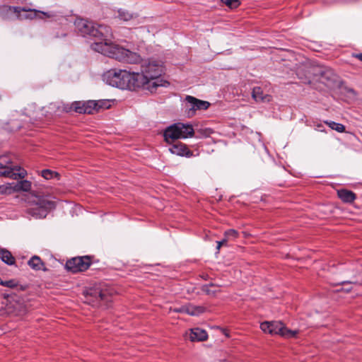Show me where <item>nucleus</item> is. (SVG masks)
I'll return each instance as SVG.
<instances>
[{
  "mask_svg": "<svg viewBox=\"0 0 362 362\" xmlns=\"http://www.w3.org/2000/svg\"><path fill=\"white\" fill-rule=\"evenodd\" d=\"M91 47L95 51L118 61L129 64H137L141 61L138 54L112 43L99 42L93 44Z\"/></svg>",
  "mask_w": 362,
  "mask_h": 362,
  "instance_id": "obj_1",
  "label": "nucleus"
},
{
  "mask_svg": "<svg viewBox=\"0 0 362 362\" xmlns=\"http://www.w3.org/2000/svg\"><path fill=\"white\" fill-rule=\"evenodd\" d=\"M74 25L81 35L101 40L103 42H107V37L112 36V30L110 26L98 25L86 19L76 18Z\"/></svg>",
  "mask_w": 362,
  "mask_h": 362,
  "instance_id": "obj_2",
  "label": "nucleus"
},
{
  "mask_svg": "<svg viewBox=\"0 0 362 362\" xmlns=\"http://www.w3.org/2000/svg\"><path fill=\"white\" fill-rule=\"evenodd\" d=\"M194 134L192 125L179 122L168 127L164 131L163 136L165 141L170 143L178 139L192 137Z\"/></svg>",
  "mask_w": 362,
  "mask_h": 362,
  "instance_id": "obj_3",
  "label": "nucleus"
},
{
  "mask_svg": "<svg viewBox=\"0 0 362 362\" xmlns=\"http://www.w3.org/2000/svg\"><path fill=\"white\" fill-rule=\"evenodd\" d=\"M107 82L112 86L129 90L131 71L126 69H113L105 74Z\"/></svg>",
  "mask_w": 362,
  "mask_h": 362,
  "instance_id": "obj_4",
  "label": "nucleus"
},
{
  "mask_svg": "<svg viewBox=\"0 0 362 362\" xmlns=\"http://www.w3.org/2000/svg\"><path fill=\"white\" fill-rule=\"evenodd\" d=\"M113 289L111 288H91L86 296V301L93 305H100L102 303H107L112 301Z\"/></svg>",
  "mask_w": 362,
  "mask_h": 362,
  "instance_id": "obj_5",
  "label": "nucleus"
},
{
  "mask_svg": "<svg viewBox=\"0 0 362 362\" xmlns=\"http://www.w3.org/2000/svg\"><path fill=\"white\" fill-rule=\"evenodd\" d=\"M261 329L269 334H279L286 338L295 337L298 331L287 329L280 321H265L260 325Z\"/></svg>",
  "mask_w": 362,
  "mask_h": 362,
  "instance_id": "obj_6",
  "label": "nucleus"
},
{
  "mask_svg": "<svg viewBox=\"0 0 362 362\" xmlns=\"http://www.w3.org/2000/svg\"><path fill=\"white\" fill-rule=\"evenodd\" d=\"M26 171L20 167L13 166L11 159L7 156H0V175L15 180L24 178Z\"/></svg>",
  "mask_w": 362,
  "mask_h": 362,
  "instance_id": "obj_7",
  "label": "nucleus"
},
{
  "mask_svg": "<svg viewBox=\"0 0 362 362\" xmlns=\"http://www.w3.org/2000/svg\"><path fill=\"white\" fill-rule=\"evenodd\" d=\"M163 71L162 65L156 61H144L141 64V71L152 84V88L160 86L158 79Z\"/></svg>",
  "mask_w": 362,
  "mask_h": 362,
  "instance_id": "obj_8",
  "label": "nucleus"
},
{
  "mask_svg": "<svg viewBox=\"0 0 362 362\" xmlns=\"http://www.w3.org/2000/svg\"><path fill=\"white\" fill-rule=\"evenodd\" d=\"M105 104L106 102L103 100L74 101V112L78 114L92 115L105 108Z\"/></svg>",
  "mask_w": 362,
  "mask_h": 362,
  "instance_id": "obj_9",
  "label": "nucleus"
},
{
  "mask_svg": "<svg viewBox=\"0 0 362 362\" xmlns=\"http://www.w3.org/2000/svg\"><path fill=\"white\" fill-rule=\"evenodd\" d=\"M93 258V257L90 255L72 257L66 261L65 267L74 274L85 272L91 265Z\"/></svg>",
  "mask_w": 362,
  "mask_h": 362,
  "instance_id": "obj_10",
  "label": "nucleus"
},
{
  "mask_svg": "<svg viewBox=\"0 0 362 362\" xmlns=\"http://www.w3.org/2000/svg\"><path fill=\"white\" fill-rule=\"evenodd\" d=\"M314 79L317 78L323 83L327 86L332 85L336 81L337 75L334 71L327 66H315L313 70Z\"/></svg>",
  "mask_w": 362,
  "mask_h": 362,
  "instance_id": "obj_11",
  "label": "nucleus"
},
{
  "mask_svg": "<svg viewBox=\"0 0 362 362\" xmlns=\"http://www.w3.org/2000/svg\"><path fill=\"white\" fill-rule=\"evenodd\" d=\"M185 100L189 104L187 109L188 117H193L197 110H205L210 106L208 101L202 100L191 95H187Z\"/></svg>",
  "mask_w": 362,
  "mask_h": 362,
  "instance_id": "obj_12",
  "label": "nucleus"
},
{
  "mask_svg": "<svg viewBox=\"0 0 362 362\" xmlns=\"http://www.w3.org/2000/svg\"><path fill=\"white\" fill-rule=\"evenodd\" d=\"M129 90H135L140 88H144L146 89H151L152 88V84L147 79L146 76L141 72H134L131 71V78H130V84H129Z\"/></svg>",
  "mask_w": 362,
  "mask_h": 362,
  "instance_id": "obj_13",
  "label": "nucleus"
},
{
  "mask_svg": "<svg viewBox=\"0 0 362 362\" xmlns=\"http://www.w3.org/2000/svg\"><path fill=\"white\" fill-rule=\"evenodd\" d=\"M26 11L25 8L18 6H11L8 5L0 6V16L3 20H10L13 15H16L17 18H20L21 11Z\"/></svg>",
  "mask_w": 362,
  "mask_h": 362,
  "instance_id": "obj_14",
  "label": "nucleus"
},
{
  "mask_svg": "<svg viewBox=\"0 0 362 362\" xmlns=\"http://www.w3.org/2000/svg\"><path fill=\"white\" fill-rule=\"evenodd\" d=\"M315 66L302 65L296 70V74L299 79L304 83H310L311 80L314 79L313 70Z\"/></svg>",
  "mask_w": 362,
  "mask_h": 362,
  "instance_id": "obj_15",
  "label": "nucleus"
},
{
  "mask_svg": "<svg viewBox=\"0 0 362 362\" xmlns=\"http://www.w3.org/2000/svg\"><path fill=\"white\" fill-rule=\"evenodd\" d=\"M169 151L173 153L180 156L189 158L193 156V152L187 146L180 141H177L169 148Z\"/></svg>",
  "mask_w": 362,
  "mask_h": 362,
  "instance_id": "obj_16",
  "label": "nucleus"
},
{
  "mask_svg": "<svg viewBox=\"0 0 362 362\" xmlns=\"http://www.w3.org/2000/svg\"><path fill=\"white\" fill-rule=\"evenodd\" d=\"M337 194L338 197L344 202V203H353L356 199V194L349 189H340L337 191Z\"/></svg>",
  "mask_w": 362,
  "mask_h": 362,
  "instance_id": "obj_17",
  "label": "nucleus"
},
{
  "mask_svg": "<svg viewBox=\"0 0 362 362\" xmlns=\"http://www.w3.org/2000/svg\"><path fill=\"white\" fill-rule=\"evenodd\" d=\"M189 338L192 341H202L207 339L208 334L205 330L196 327L191 329Z\"/></svg>",
  "mask_w": 362,
  "mask_h": 362,
  "instance_id": "obj_18",
  "label": "nucleus"
},
{
  "mask_svg": "<svg viewBox=\"0 0 362 362\" xmlns=\"http://www.w3.org/2000/svg\"><path fill=\"white\" fill-rule=\"evenodd\" d=\"M117 18L120 21H130L134 20L138 17L137 13H132L129 11L124 8H119L117 11Z\"/></svg>",
  "mask_w": 362,
  "mask_h": 362,
  "instance_id": "obj_19",
  "label": "nucleus"
},
{
  "mask_svg": "<svg viewBox=\"0 0 362 362\" xmlns=\"http://www.w3.org/2000/svg\"><path fill=\"white\" fill-rule=\"evenodd\" d=\"M252 98L257 102H269L271 96L269 95H264L263 90L260 87H255L252 93Z\"/></svg>",
  "mask_w": 362,
  "mask_h": 362,
  "instance_id": "obj_20",
  "label": "nucleus"
},
{
  "mask_svg": "<svg viewBox=\"0 0 362 362\" xmlns=\"http://www.w3.org/2000/svg\"><path fill=\"white\" fill-rule=\"evenodd\" d=\"M0 259L8 265H13L16 262L15 257L6 249H0Z\"/></svg>",
  "mask_w": 362,
  "mask_h": 362,
  "instance_id": "obj_21",
  "label": "nucleus"
},
{
  "mask_svg": "<svg viewBox=\"0 0 362 362\" xmlns=\"http://www.w3.org/2000/svg\"><path fill=\"white\" fill-rule=\"evenodd\" d=\"M34 204L38 206L40 209H45L47 213L49 210L55 207L54 202L47 200L44 198H39Z\"/></svg>",
  "mask_w": 362,
  "mask_h": 362,
  "instance_id": "obj_22",
  "label": "nucleus"
},
{
  "mask_svg": "<svg viewBox=\"0 0 362 362\" xmlns=\"http://www.w3.org/2000/svg\"><path fill=\"white\" fill-rule=\"evenodd\" d=\"M28 213L35 218H45L47 214V212H46L45 209H40L35 204H33L32 207L28 209Z\"/></svg>",
  "mask_w": 362,
  "mask_h": 362,
  "instance_id": "obj_23",
  "label": "nucleus"
},
{
  "mask_svg": "<svg viewBox=\"0 0 362 362\" xmlns=\"http://www.w3.org/2000/svg\"><path fill=\"white\" fill-rule=\"evenodd\" d=\"M219 286L215 284H205L202 286V291L208 296H215L217 293L220 292Z\"/></svg>",
  "mask_w": 362,
  "mask_h": 362,
  "instance_id": "obj_24",
  "label": "nucleus"
},
{
  "mask_svg": "<svg viewBox=\"0 0 362 362\" xmlns=\"http://www.w3.org/2000/svg\"><path fill=\"white\" fill-rule=\"evenodd\" d=\"M28 264L33 269L36 271L42 269L44 266V262L40 257L36 255L32 257Z\"/></svg>",
  "mask_w": 362,
  "mask_h": 362,
  "instance_id": "obj_25",
  "label": "nucleus"
},
{
  "mask_svg": "<svg viewBox=\"0 0 362 362\" xmlns=\"http://www.w3.org/2000/svg\"><path fill=\"white\" fill-rule=\"evenodd\" d=\"M206 310V308L204 306L187 304V314L189 315H199Z\"/></svg>",
  "mask_w": 362,
  "mask_h": 362,
  "instance_id": "obj_26",
  "label": "nucleus"
},
{
  "mask_svg": "<svg viewBox=\"0 0 362 362\" xmlns=\"http://www.w3.org/2000/svg\"><path fill=\"white\" fill-rule=\"evenodd\" d=\"M31 189V182L28 180H21L18 182L14 187V191H23V192H28Z\"/></svg>",
  "mask_w": 362,
  "mask_h": 362,
  "instance_id": "obj_27",
  "label": "nucleus"
},
{
  "mask_svg": "<svg viewBox=\"0 0 362 362\" xmlns=\"http://www.w3.org/2000/svg\"><path fill=\"white\" fill-rule=\"evenodd\" d=\"M324 122L332 129H334L337 132L342 133L345 132V126L342 124L337 123L333 121H325Z\"/></svg>",
  "mask_w": 362,
  "mask_h": 362,
  "instance_id": "obj_28",
  "label": "nucleus"
},
{
  "mask_svg": "<svg viewBox=\"0 0 362 362\" xmlns=\"http://www.w3.org/2000/svg\"><path fill=\"white\" fill-rule=\"evenodd\" d=\"M337 285H345V284H362V274H360L358 277H354L351 280L344 281L337 284Z\"/></svg>",
  "mask_w": 362,
  "mask_h": 362,
  "instance_id": "obj_29",
  "label": "nucleus"
},
{
  "mask_svg": "<svg viewBox=\"0 0 362 362\" xmlns=\"http://www.w3.org/2000/svg\"><path fill=\"white\" fill-rule=\"evenodd\" d=\"M224 237L229 241L230 240H235L239 237V233L234 229H229L224 232Z\"/></svg>",
  "mask_w": 362,
  "mask_h": 362,
  "instance_id": "obj_30",
  "label": "nucleus"
},
{
  "mask_svg": "<svg viewBox=\"0 0 362 362\" xmlns=\"http://www.w3.org/2000/svg\"><path fill=\"white\" fill-rule=\"evenodd\" d=\"M30 12L33 13L35 17H38L40 18H44L45 17L51 18L54 16L52 13L42 12L37 10H30Z\"/></svg>",
  "mask_w": 362,
  "mask_h": 362,
  "instance_id": "obj_31",
  "label": "nucleus"
},
{
  "mask_svg": "<svg viewBox=\"0 0 362 362\" xmlns=\"http://www.w3.org/2000/svg\"><path fill=\"white\" fill-rule=\"evenodd\" d=\"M57 175H58L57 173L52 171L51 170L46 169V170H43L42 171V176L46 180L52 179L54 176H57Z\"/></svg>",
  "mask_w": 362,
  "mask_h": 362,
  "instance_id": "obj_32",
  "label": "nucleus"
},
{
  "mask_svg": "<svg viewBox=\"0 0 362 362\" xmlns=\"http://www.w3.org/2000/svg\"><path fill=\"white\" fill-rule=\"evenodd\" d=\"M224 4L230 8H235L240 5L239 0H221Z\"/></svg>",
  "mask_w": 362,
  "mask_h": 362,
  "instance_id": "obj_33",
  "label": "nucleus"
},
{
  "mask_svg": "<svg viewBox=\"0 0 362 362\" xmlns=\"http://www.w3.org/2000/svg\"><path fill=\"white\" fill-rule=\"evenodd\" d=\"M213 133V131L211 129H202L197 131V137H208Z\"/></svg>",
  "mask_w": 362,
  "mask_h": 362,
  "instance_id": "obj_34",
  "label": "nucleus"
},
{
  "mask_svg": "<svg viewBox=\"0 0 362 362\" xmlns=\"http://www.w3.org/2000/svg\"><path fill=\"white\" fill-rule=\"evenodd\" d=\"M0 285L4 286H6L8 288H14L17 286V283L13 279L4 281L0 279Z\"/></svg>",
  "mask_w": 362,
  "mask_h": 362,
  "instance_id": "obj_35",
  "label": "nucleus"
},
{
  "mask_svg": "<svg viewBox=\"0 0 362 362\" xmlns=\"http://www.w3.org/2000/svg\"><path fill=\"white\" fill-rule=\"evenodd\" d=\"M170 310L175 313H185L187 314V304L182 305L180 308H170Z\"/></svg>",
  "mask_w": 362,
  "mask_h": 362,
  "instance_id": "obj_36",
  "label": "nucleus"
},
{
  "mask_svg": "<svg viewBox=\"0 0 362 362\" xmlns=\"http://www.w3.org/2000/svg\"><path fill=\"white\" fill-rule=\"evenodd\" d=\"M74 102L71 104H64L62 105V110L64 112L68 113L74 111Z\"/></svg>",
  "mask_w": 362,
  "mask_h": 362,
  "instance_id": "obj_37",
  "label": "nucleus"
},
{
  "mask_svg": "<svg viewBox=\"0 0 362 362\" xmlns=\"http://www.w3.org/2000/svg\"><path fill=\"white\" fill-rule=\"evenodd\" d=\"M11 187L2 185H0V194L11 193Z\"/></svg>",
  "mask_w": 362,
  "mask_h": 362,
  "instance_id": "obj_38",
  "label": "nucleus"
},
{
  "mask_svg": "<svg viewBox=\"0 0 362 362\" xmlns=\"http://www.w3.org/2000/svg\"><path fill=\"white\" fill-rule=\"evenodd\" d=\"M228 241V240L226 238V237H224V238L223 240H221V241H218L217 247H216L217 250L218 251L221 246L227 245Z\"/></svg>",
  "mask_w": 362,
  "mask_h": 362,
  "instance_id": "obj_39",
  "label": "nucleus"
},
{
  "mask_svg": "<svg viewBox=\"0 0 362 362\" xmlns=\"http://www.w3.org/2000/svg\"><path fill=\"white\" fill-rule=\"evenodd\" d=\"M352 57L358 59L359 61L362 62V53H358V54H352Z\"/></svg>",
  "mask_w": 362,
  "mask_h": 362,
  "instance_id": "obj_40",
  "label": "nucleus"
},
{
  "mask_svg": "<svg viewBox=\"0 0 362 362\" xmlns=\"http://www.w3.org/2000/svg\"><path fill=\"white\" fill-rule=\"evenodd\" d=\"M208 277L209 276L207 274L205 276H202V278L204 279L205 280L208 279Z\"/></svg>",
  "mask_w": 362,
  "mask_h": 362,
  "instance_id": "obj_41",
  "label": "nucleus"
}]
</instances>
